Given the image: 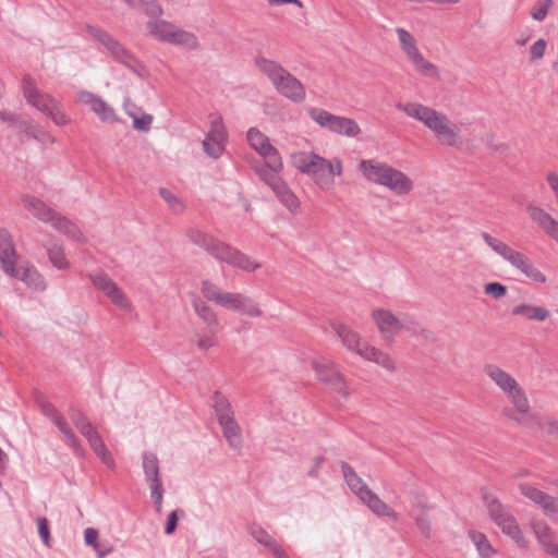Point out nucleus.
Returning a JSON list of instances; mask_svg holds the SVG:
<instances>
[{"instance_id":"1","label":"nucleus","mask_w":558,"mask_h":558,"mask_svg":"<svg viewBox=\"0 0 558 558\" xmlns=\"http://www.w3.org/2000/svg\"><path fill=\"white\" fill-rule=\"evenodd\" d=\"M396 108L423 123L435 134L440 144L454 146L458 143L461 130L447 114L420 102H398Z\"/></svg>"},{"instance_id":"2","label":"nucleus","mask_w":558,"mask_h":558,"mask_svg":"<svg viewBox=\"0 0 558 558\" xmlns=\"http://www.w3.org/2000/svg\"><path fill=\"white\" fill-rule=\"evenodd\" d=\"M485 375L505 393L511 407L504 409V414L523 424L530 414L527 396L518 380L496 364L484 365Z\"/></svg>"},{"instance_id":"3","label":"nucleus","mask_w":558,"mask_h":558,"mask_svg":"<svg viewBox=\"0 0 558 558\" xmlns=\"http://www.w3.org/2000/svg\"><path fill=\"white\" fill-rule=\"evenodd\" d=\"M187 236L194 245L203 248L220 263L246 272H253L260 268V264L251 256L198 229H191Z\"/></svg>"},{"instance_id":"4","label":"nucleus","mask_w":558,"mask_h":558,"mask_svg":"<svg viewBox=\"0 0 558 558\" xmlns=\"http://www.w3.org/2000/svg\"><path fill=\"white\" fill-rule=\"evenodd\" d=\"M255 66L268 77L274 88L284 98L294 104L303 102L306 98L304 85L286 70L279 62L257 56Z\"/></svg>"},{"instance_id":"5","label":"nucleus","mask_w":558,"mask_h":558,"mask_svg":"<svg viewBox=\"0 0 558 558\" xmlns=\"http://www.w3.org/2000/svg\"><path fill=\"white\" fill-rule=\"evenodd\" d=\"M0 262L5 274L11 277L20 278L29 288L37 291H44L47 283L40 272L34 266L15 268L16 252L10 232L7 229H0Z\"/></svg>"},{"instance_id":"6","label":"nucleus","mask_w":558,"mask_h":558,"mask_svg":"<svg viewBox=\"0 0 558 558\" xmlns=\"http://www.w3.org/2000/svg\"><path fill=\"white\" fill-rule=\"evenodd\" d=\"M22 92L26 102L50 118L56 125L64 126L71 122L62 104L50 94L39 89L35 80L29 75L23 77Z\"/></svg>"},{"instance_id":"7","label":"nucleus","mask_w":558,"mask_h":558,"mask_svg":"<svg viewBox=\"0 0 558 558\" xmlns=\"http://www.w3.org/2000/svg\"><path fill=\"white\" fill-rule=\"evenodd\" d=\"M203 296L223 308L235 311L250 317L262 316L258 304L250 296L238 292L222 291L217 284L209 280H203L201 283Z\"/></svg>"},{"instance_id":"8","label":"nucleus","mask_w":558,"mask_h":558,"mask_svg":"<svg viewBox=\"0 0 558 558\" xmlns=\"http://www.w3.org/2000/svg\"><path fill=\"white\" fill-rule=\"evenodd\" d=\"M343 478L350 490L376 515L387 517L393 522L399 521V514L375 494L362 477L347 462H341Z\"/></svg>"},{"instance_id":"9","label":"nucleus","mask_w":558,"mask_h":558,"mask_svg":"<svg viewBox=\"0 0 558 558\" xmlns=\"http://www.w3.org/2000/svg\"><path fill=\"white\" fill-rule=\"evenodd\" d=\"M211 408L229 447L241 450L243 447L241 427L235 420L231 402L222 392L216 390L211 397Z\"/></svg>"},{"instance_id":"10","label":"nucleus","mask_w":558,"mask_h":558,"mask_svg":"<svg viewBox=\"0 0 558 558\" xmlns=\"http://www.w3.org/2000/svg\"><path fill=\"white\" fill-rule=\"evenodd\" d=\"M484 242L500 257L508 262L512 267L520 270L527 278L537 283H545L546 276L538 270L523 253L513 250L505 242L494 238L487 232L482 233Z\"/></svg>"},{"instance_id":"11","label":"nucleus","mask_w":558,"mask_h":558,"mask_svg":"<svg viewBox=\"0 0 558 558\" xmlns=\"http://www.w3.org/2000/svg\"><path fill=\"white\" fill-rule=\"evenodd\" d=\"M291 162L298 171L311 177L320 191L330 190L329 159L313 151H298L291 155Z\"/></svg>"},{"instance_id":"12","label":"nucleus","mask_w":558,"mask_h":558,"mask_svg":"<svg viewBox=\"0 0 558 558\" xmlns=\"http://www.w3.org/2000/svg\"><path fill=\"white\" fill-rule=\"evenodd\" d=\"M307 112L316 124L331 133L347 137H356L361 133L360 125L351 118L336 116L317 107L310 108Z\"/></svg>"},{"instance_id":"13","label":"nucleus","mask_w":558,"mask_h":558,"mask_svg":"<svg viewBox=\"0 0 558 558\" xmlns=\"http://www.w3.org/2000/svg\"><path fill=\"white\" fill-rule=\"evenodd\" d=\"M85 28L92 37L107 49L114 61L137 73V59L119 40L98 26L87 24Z\"/></svg>"},{"instance_id":"14","label":"nucleus","mask_w":558,"mask_h":558,"mask_svg":"<svg viewBox=\"0 0 558 558\" xmlns=\"http://www.w3.org/2000/svg\"><path fill=\"white\" fill-rule=\"evenodd\" d=\"M317 379L324 385L347 398L350 395L348 385L343 376L338 371L336 363L325 357H318L312 362Z\"/></svg>"},{"instance_id":"15","label":"nucleus","mask_w":558,"mask_h":558,"mask_svg":"<svg viewBox=\"0 0 558 558\" xmlns=\"http://www.w3.org/2000/svg\"><path fill=\"white\" fill-rule=\"evenodd\" d=\"M248 145L254 149L268 166L278 169L283 168L281 156L278 149L271 145L268 136L256 128L248 129L246 133Z\"/></svg>"},{"instance_id":"16","label":"nucleus","mask_w":558,"mask_h":558,"mask_svg":"<svg viewBox=\"0 0 558 558\" xmlns=\"http://www.w3.org/2000/svg\"><path fill=\"white\" fill-rule=\"evenodd\" d=\"M210 119V129L203 141V149L208 157L217 159L225 151L228 133L220 116H211Z\"/></svg>"},{"instance_id":"17","label":"nucleus","mask_w":558,"mask_h":558,"mask_svg":"<svg viewBox=\"0 0 558 558\" xmlns=\"http://www.w3.org/2000/svg\"><path fill=\"white\" fill-rule=\"evenodd\" d=\"M89 279L94 287L101 291L112 304L126 312L132 310V305L124 292L106 272L90 274Z\"/></svg>"},{"instance_id":"18","label":"nucleus","mask_w":558,"mask_h":558,"mask_svg":"<svg viewBox=\"0 0 558 558\" xmlns=\"http://www.w3.org/2000/svg\"><path fill=\"white\" fill-rule=\"evenodd\" d=\"M519 489L523 496L538 505L546 515L558 517V498H555L530 483H521Z\"/></svg>"},{"instance_id":"19","label":"nucleus","mask_w":558,"mask_h":558,"mask_svg":"<svg viewBox=\"0 0 558 558\" xmlns=\"http://www.w3.org/2000/svg\"><path fill=\"white\" fill-rule=\"evenodd\" d=\"M372 316L381 337L387 341H391L404 327L403 323L389 311L383 308L374 310Z\"/></svg>"},{"instance_id":"20","label":"nucleus","mask_w":558,"mask_h":558,"mask_svg":"<svg viewBox=\"0 0 558 558\" xmlns=\"http://www.w3.org/2000/svg\"><path fill=\"white\" fill-rule=\"evenodd\" d=\"M532 531L542 550L553 558H558V543L550 526L544 521H534Z\"/></svg>"},{"instance_id":"21","label":"nucleus","mask_w":558,"mask_h":558,"mask_svg":"<svg viewBox=\"0 0 558 558\" xmlns=\"http://www.w3.org/2000/svg\"><path fill=\"white\" fill-rule=\"evenodd\" d=\"M330 326L348 351L361 356L363 349L368 347V344L363 341L361 335L347 325L332 323Z\"/></svg>"},{"instance_id":"22","label":"nucleus","mask_w":558,"mask_h":558,"mask_svg":"<svg viewBox=\"0 0 558 558\" xmlns=\"http://www.w3.org/2000/svg\"><path fill=\"white\" fill-rule=\"evenodd\" d=\"M381 186L398 195H404L413 190V181L402 171L390 166Z\"/></svg>"},{"instance_id":"23","label":"nucleus","mask_w":558,"mask_h":558,"mask_svg":"<svg viewBox=\"0 0 558 558\" xmlns=\"http://www.w3.org/2000/svg\"><path fill=\"white\" fill-rule=\"evenodd\" d=\"M23 206L38 220L49 223L52 221L53 217H56V211L53 208L49 207L45 202L39 199L34 195H23L22 198Z\"/></svg>"},{"instance_id":"24","label":"nucleus","mask_w":558,"mask_h":558,"mask_svg":"<svg viewBox=\"0 0 558 558\" xmlns=\"http://www.w3.org/2000/svg\"><path fill=\"white\" fill-rule=\"evenodd\" d=\"M389 165L376 159H363L360 161L359 169L363 177L375 184L383 185L385 177L388 172Z\"/></svg>"},{"instance_id":"25","label":"nucleus","mask_w":558,"mask_h":558,"mask_svg":"<svg viewBox=\"0 0 558 558\" xmlns=\"http://www.w3.org/2000/svg\"><path fill=\"white\" fill-rule=\"evenodd\" d=\"M50 226L72 241L82 243L86 241V238L78 226L59 213L56 214Z\"/></svg>"},{"instance_id":"26","label":"nucleus","mask_w":558,"mask_h":558,"mask_svg":"<svg viewBox=\"0 0 558 558\" xmlns=\"http://www.w3.org/2000/svg\"><path fill=\"white\" fill-rule=\"evenodd\" d=\"M430 508L427 504L416 502L409 512V515L414 520L420 533L425 538L432 536V519L428 514Z\"/></svg>"},{"instance_id":"27","label":"nucleus","mask_w":558,"mask_h":558,"mask_svg":"<svg viewBox=\"0 0 558 558\" xmlns=\"http://www.w3.org/2000/svg\"><path fill=\"white\" fill-rule=\"evenodd\" d=\"M526 211L530 218L538 225V227L549 236L557 228L558 221L551 217L550 214L543 208L529 204Z\"/></svg>"},{"instance_id":"28","label":"nucleus","mask_w":558,"mask_h":558,"mask_svg":"<svg viewBox=\"0 0 558 558\" xmlns=\"http://www.w3.org/2000/svg\"><path fill=\"white\" fill-rule=\"evenodd\" d=\"M484 502L488 510L490 519L494 523L499 526L506 522V520L513 517L510 509L505 507L496 497L490 494H485L483 496Z\"/></svg>"},{"instance_id":"29","label":"nucleus","mask_w":558,"mask_h":558,"mask_svg":"<svg viewBox=\"0 0 558 558\" xmlns=\"http://www.w3.org/2000/svg\"><path fill=\"white\" fill-rule=\"evenodd\" d=\"M484 502L488 510L490 519L494 523L499 526L506 522V520L513 517L510 509L505 507L496 497L490 494H485L483 496Z\"/></svg>"},{"instance_id":"30","label":"nucleus","mask_w":558,"mask_h":558,"mask_svg":"<svg viewBox=\"0 0 558 558\" xmlns=\"http://www.w3.org/2000/svg\"><path fill=\"white\" fill-rule=\"evenodd\" d=\"M142 466L145 474V478L149 483V487L162 484L159 473V460L154 452H143Z\"/></svg>"},{"instance_id":"31","label":"nucleus","mask_w":558,"mask_h":558,"mask_svg":"<svg viewBox=\"0 0 558 558\" xmlns=\"http://www.w3.org/2000/svg\"><path fill=\"white\" fill-rule=\"evenodd\" d=\"M272 192L278 201L292 214L300 208V201L289 185L282 180Z\"/></svg>"},{"instance_id":"32","label":"nucleus","mask_w":558,"mask_h":558,"mask_svg":"<svg viewBox=\"0 0 558 558\" xmlns=\"http://www.w3.org/2000/svg\"><path fill=\"white\" fill-rule=\"evenodd\" d=\"M168 44L191 50L197 49L199 47L198 38L194 33L184 31L175 25L171 32Z\"/></svg>"},{"instance_id":"33","label":"nucleus","mask_w":558,"mask_h":558,"mask_svg":"<svg viewBox=\"0 0 558 558\" xmlns=\"http://www.w3.org/2000/svg\"><path fill=\"white\" fill-rule=\"evenodd\" d=\"M361 357L366 361L374 362L389 372H393L396 369L392 357L388 353L375 347L368 345L367 348L363 349V352H361Z\"/></svg>"},{"instance_id":"34","label":"nucleus","mask_w":558,"mask_h":558,"mask_svg":"<svg viewBox=\"0 0 558 558\" xmlns=\"http://www.w3.org/2000/svg\"><path fill=\"white\" fill-rule=\"evenodd\" d=\"M173 27V23L161 19L149 20L146 23V28L149 35L153 36L155 39L167 44L170 39Z\"/></svg>"},{"instance_id":"35","label":"nucleus","mask_w":558,"mask_h":558,"mask_svg":"<svg viewBox=\"0 0 558 558\" xmlns=\"http://www.w3.org/2000/svg\"><path fill=\"white\" fill-rule=\"evenodd\" d=\"M192 305L197 316L208 325V327H218L219 319L211 306H209L198 295L194 294L192 299Z\"/></svg>"},{"instance_id":"36","label":"nucleus","mask_w":558,"mask_h":558,"mask_svg":"<svg viewBox=\"0 0 558 558\" xmlns=\"http://www.w3.org/2000/svg\"><path fill=\"white\" fill-rule=\"evenodd\" d=\"M512 314L524 316L534 322H544L549 317V312L546 308L525 303L514 306Z\"/></svg>"},{"instance_id":"37","label":"nucleus","mask_w":558,"mask_h":558,"mask_svg":"<svg viewBox=\"0 0 558 558\" xmlns=\"http://www.w3.org/2000/svg\"><path fill=\"white\" fill-rule=\"evenodd\" d=\"M49 262L59 270H66L71 264L66 258L64 246L60 242L51 243L47 246Z\"/></svg>"},{"instance_id":"38","label":"nucleus","mask_w":558,"mask_h":558,"mask_svg":"<svg viewBox=\"0 0 558 558\" xmlns=\"http://www.w3.org/2000/svg\"><path fill=\"white\" fill-rule=\"evenodd\" d=\"M281 170L282 168L274 169L269 167L266 161L263 166L255 167L256 174L271 191L282 181V178L279 175Z\"/></svg>"},{"instance_id":"39","label":"nucleus","mask_w":558,"mask_h":558,"mask_svg":"<svg viewBox=\"0 0 558 558\" xmlns=\"http://www.w3.org/2000/svg\"><path fill=\"white\" fill-rule=\"evenodd\" d=\"M499 527L502 533L509 536L517 545L521 547L526 546V541L514 515L506 520V522L499 525Z\"/></svg>"},{"instance_id":"40","label":"nucleus","mask_w":558,"mask_h":558,"mask_svg":"<svg viewBox=\"0 0 558 558\" xmlns=\"http://www.w3.org/2000/svg\"><path fill=\"white\" fill-rule=\"evenodd\" d=\"M396 33L398 35L402 50L405 52L410 60L420 53V50L416 47L415 38L410 32L402 27H398Z\"/></svg>"},{"instance_id":"41","label":"nucleus","mask_w":558,"mask_h":558,"mask_svg":"<svg viewBox=\"0 0 558 558\" xmlns=\"http://www.w3.org/2000/svg\"><path fill=\"white\" fill-rule=\"evenodd\" d=\"M411 62L413 63L415 69L422 75L430 77V78L439 80L438 68L434 63L425 60V58L423 57V54L421 52L417 53L415 57H413L411 59Z\"/></svg>"},{"instance_id":"42","label":"nucleus","mask_w":558,"mask_h":558,"mask_svg":"<svg viewBox=\"0 0 558 558\" xmlns=\"http://www.w3.org/2000/svg\"><path fill=\"white\" fill-rule=\"evenodd\" d=\"M248 532L258 544L268 550L278 543L275 537H272L264 527L256 523L250 526Z\"/></svg>"},{"instance_id":"43","label":"nucleus","mask_w":558,"mask_h":558,"mask_svg":"<svg viewBox=\"0 0 558 558\" xmlns=\"http://www.w3.org/2000/svg\"><path fill=\"white\" fill-rule=\"evenodd\" d=\"M92 111L104 122H118L119 118L114 109L99 97Z\"/></svg>"},{"instance_id":"44","label":"nucleus","mask_w":558,"mask_h":558,"mask_svg":"<svg viewBox=\"0 0 558 558\" xmlns=\"http://www.w3.org/2000/svg\"><path fill=\"white\" fill-rule=\"evenodd\" d=\"M470 537L482 558H490L494 555L495 551L485 534L472 531Z\"/></svg>"},{"instance_id":"45","label":"nucleus","mask_w":558,"mask_h":558,"mask_svg":"<svg viewBox=\"0 0 558 558\" xmlns=\"http://www.w3.org/2000/svg\"><path fill=\"white\" fill-rule=\"evenodd\" d=\"M217 327H209L208 330L197 332V347L202 350H208L217 344L216 329Z\"/></svg>"},{"instance_id":"46","label":"nucleus","mask_w":558,"mask_h":558,"mask_svg":"<svg viewBox=\"0 0 558 558\" xmlns=\"http://www.w3.org/2000/svg\"><path fill=\"white\" fill-rule=\"evenodd\" d=\"M39 408L43 414L50 418L58 429L61 422L68 423L66 420L59 413L57 408L51 402L44 400L39 403Z\"/></svg>"},{"instance_id":"47","label":"nucleus","mask_w":558,"mask_h":558,"mask_svg":"<svg viewBox=\"0 0 558 558\" xmlns=\"http://www.w3.org/2000/svg\"><path fill=\"white\" fill-rule=\"evenodd\" d=\"M59 432L64 436L66 439L68 445L77 453L81 454L83 452V448L73 433L71 426L69 423H62L59 426Z\"/></svg>"},{"instance_id":"48","label":"nucleus","mask_w":558,"mask_h":558,"mask_svg":"<svg viewBox=\"0 0 558 558\" xmlns=\"http://www.w3.org/2000/svg\"><path fill=\"white\" fill-rule=\"evenodd\" d=\"M554 5V0H537L531 11V16L538 22L546 19L549 10Z\"/></svg>"},{"instance_id":"49","label":"nucleus","mask_w":558,"mask_h":558,"mask_svg":"<svg viewBox=\"0 0 558 558\" xmlns=\"http://www.w3.org/2000/svg\"><path fill=\"white\" fill-rule=\"evenodd\" d=\"M130 118L133 120V128L141 132H148L154 120L151 114L144 112H142L140 116L137 113L130 112Z\"/></svg>"},{"instance_id":"50","label":"nucleus","mask_w":558,"mask_h":558,"mask_svg":"<svg viewBox=\"0 0 558 558\" xmlns=\"http://www.w3.org/2000/svg\"><path fill=\"white\" fill-rule=\"evenodd\" d=\"M160 196L163 198V201L168 204V206L171 208V210L175 214H180L183 211L184 206L182 202L174 195L171 191L168 189L161 187L159 190Z\"/></svg>"},{"instance_id":"51","label":"nucleus","mask_w":558,"mask_h":558,"mask_svg":"<svg viewBox=\"0 0 558 558\" xmlns=\"http://www.w3.org/2000/svg\"><path fill=\"white\" fill-rule=\"evenodd\" d=\"M143 3V12L149 20H157L163 14V9L158 0H141Z\"/></svg>"},{"instance_id":"52","label":"nucleus","mask_w":558,"mask_h":558,"mask_svg":"<svg viewBox=\"0 0 558 558\" xmlns=\"http://www.w3.org/2000/svg\"><path fill=\"white\" fill-rule=\"evenodd\" d=\"M28 137L34 138L43 145H51L56 142V138L37 123H35Z\"/></svg>"},{"instance_id":"53","label":"nucleus","mask_w":558,"mask_h":558,"mask_svg":"<svg viewBox=\"0 0 558 558\" xmlns=\"http://www.w3.org/2000/svg\"><path fill=\"white\" fill-rule=\"evenodd\" d=\"M69 415L74 426L80 429L90 423L87 415L78 408L70 407Z\"/></svg>"},{"instance_id":"54","label":"nucleus","mask_w":558,"mask_h":558,"mask_svg":"<svg viewBox=\"0 0 558 558\" xmlns=\"http://www.w3.org/2000/svg\"><path fill=\"white\" fill-rule=\"evenodd\" d=\"M507 287L499 282H488L484 287V292L495 300H499L507 294Z\"/></svg>"},{"instance_id":"55","label":"nucleus","mask_w":558,"mask_h":558,"mask_svg":"<svg viewBox=\"0 0 558 558\" xmlns=\"http://www.w3.org/2000/svg\"><path fill=\"white\" fill-rule=\"evenodd\" d=\"M547 43L545 39L536 40L530 49V60L532 62L539 60L544 57L546 51Z\"/></svg>"},{"instance_id":"56","label":"nucleus","mask_w":558,"mask_h":558,"mask_svg":"<svg viewBox=\"0 0 558 558\" xmlns=\"http://www.w3.org/2000/svg\"><path fill=\"white\" fill-rule=\"evenodd\" d=\"M150 497L156 508V512L160 513L162 508L163 487L162 484L150 486Z\"/></svg>"},{"instance_id":"57","label":"nucleus","mask_w":558,"mask_h":558,"mask_svg":"<svg viewBox=\"0 0 558 558\" xmlns=\"http://www.w3.org/2000/svg\"><path fill=\"white\" fill-rule=\"evenodd\" d=\"M343 172L342 162L340 159L335 158L332 160H329V168H328V174L330 180V189L335 184V177H340Z\"/></svg>"},{"instance_id":"58","label":"nucleus","mask_w":558,"mask_h":558,"mask_svg":"<svg viewBox=\"0 0 558 558\" xmlns=\"http://www.w3.org/2000/svg\"><path fill=\"white\" fill-rule=\"evenodd\" d=\"M76 99L80 104L88 106L92 110L97 100L99 99V96L92 92L81 90L76 94Z\"/></svg>"},{"instance_id":"59","label":"nucleus","mask_w":558,"mask_h":558,"mask_svg":"<svg viewBox=\"0 0 558 558\" xmlns=\"http://www.w3.org/2000/svg\"><path fill=\"white\" fill-rule=\"evenodd\" d=\"M37 527L39 536L41 537L45 545L49 546L50 531L48 520L44 517L37 519Z\"/></svg>"},{"instance_id":"60","label":"nucleus","mask_w":558,"mask_h":558,"mask_svg":"<svg viewBox=\"0 0 558 558\" xmlns=\"http://www.w3.org/2000/svg\"><path fill=\"white\" fill-rule=\"evenodd\" d=\"M179 513L182 515L184 514L183 510H181V509L173 510L169 513L167 522H166V526H165V533L167 535H171L175 531Z\"/></svg>"},{"instance_id":"61","label":"nucleus","mask_w":558,"mask_h":558,"mask_svg":"<svg viewBox=\"0 0 558 558\" xmlns=\"http://www.w3.org/2000/svg\"><path fill=\"white\" fill-rule=\"evenodd\" d=\"M35 122L31 119L26 120L21 114L19 116L13 128L17 129L20 132L24 133L26 136H29Z\"/></svg>"},{"instance_id":"62","label":"nucleus","mask_w":558,"mask_h":558,"mask_svg":"<svg viewBox=\"0 0 558 558\" xmlns=\"http://www.w3.org/2000/svg\"><path fill=\"white\" fill-rule=\"evenodd\" d=\"M325 462V458L323 456H316L313 460V464L307 471V475L312 478H317L319 475V470Z\"/></svg>"},{"instance_id":"63","label":"nucleus","mask_w":558,"mask_h":558,"mask_svg":"<svg viewBox=\"0 0 558 558\" xmlns=\"http://www.w3.org/2000/svg\"><path fill=\"white\" fill-rule=\"evenodd\" d=\"M84 541L87 546L94 547L98 543V531L94 527H87L84 531Z\"/></svg>"},{"instance_id":"64","label":"nucleus","mask_w":558,"mask_h":558,"mask_svg":"<svg viewBox=\"0 0 558 558\" xmlns=\"http://www.w3.org/2000/svg\"><path fill=\"white\" fill-rule=\"evenodd\" d=\"M543 433L551 436L558 435V423L556 421H545L541 424Z\"/></svg>"}]
</instances>
